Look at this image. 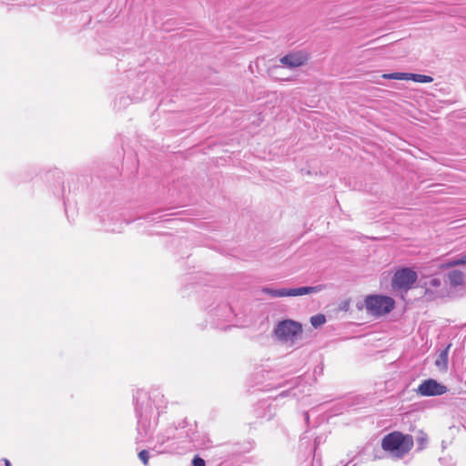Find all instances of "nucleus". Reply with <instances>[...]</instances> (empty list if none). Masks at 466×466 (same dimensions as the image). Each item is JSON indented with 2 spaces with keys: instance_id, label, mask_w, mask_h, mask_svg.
I'll use <instances>...</instances> for the list:
<instances>
[{
  "instance_id": "1",
  "label": "nucleus",
  "mask_w": 466,
  "mask_h": 466,
  "mask_svg": "<svg viewBox=\"0 0 466 466\" xmlns=\"http://www.w3.org/2000/svg\"><path fill=\"white\" fill-rule=\"evenodd\" d=\"M136 412L137 416V442L149 438L157 424L158 417L166 409L164 396L157 391L148 393L137 390L135 395Z\"/></svg>"
},
{
  "instance_id": "2",
  "label": "nucleus",
  "mask_w": 466,
  "mask_h": 466,
  "mask_svg": "<svg viewBox=\"0 0 466 466\" xmlns=\"http://www.w3.org/2000/svg\"><path fill=\"white\" fill-rule=\"evenodd\" d=\"M185 421L179 428L175 426L168 427L164 433L157 436L156 447L159 449L161 453H172L177 451V442H183L184 439L188 438L195 446H199L198 441L195 437V433H189L185 431Z\"/></svg>"
},
{
  "instance_id": "3",
  "label": "nucleus",
  "mask_w": 466,
  "mask_h": 466,
  "mask_svg": "<svg viewBox=\"0 0 466 466\" xmlns=\"http://www.w3.org/2000/svg\"><path fill=\"white\" fill-rule=\"evenodd\" d=\"M414 440L411 435L400 431L386 434L381 440V448L393 460L404 458L412 449Z\"/></svg>"
},
{
  "instance_id": "4",
  "label": "nucleus",
  "mask_w": 466,
  "mask_h": 466,
  "mask_svg": "<svg viewBox=\"0 0 466 466\" xmlns=\"http://www.w3.org/2000/svg\"><path fill=\"white\" fill-rule=\"evenodd\" d=\"M301 324L291 319H285L279 322L274 329L276 338L282 343L289 346L294 344L301 335Z\"/></svg>"
},
{
  "instance_id": "5",
  "label": "nucleus",
  "mask_w": 466,
  "mask_h": 466,
  "mask_svg": "<svg viewBox=\"0 0 466 466\" xmlns=\"http://www.w3.org/2000/svg\"><path fill=\"white\" fill-rule=\"evenodd\" d=\"M395 306L392 298L384 295H369L365 298V307L367 311L380 317L390 313Z\"/></svg>"
},
{
  "instance_id": "6",
  "label": "nucleus",
  "mask_w": 466,
  "mask_h": 466,
  "mask_svg": "<svg viewBox=\"0 0 466 466\" xmlns=\"http://www.w3.org/2000/svg\"><path fill=\"white\" fill-rule=\"evenodd\" d=\"M324 289L323 285H317L314 287H299L293 289H274L270 288H263L262 292L265 294H268L273 298H280V297H297L303 296L311 293H318Z\"/></svg>"
},
{
  "instance_id": "7",
  "label": "nucleus",
  "mask_w": 466,
  "mask_h": 466,
  "mask_svg": "<svg viewBox=\"0 0 466 466\" xmlns=\"http://www.w3.org/2000/svg\"><path fill=\"white\" fill-rule=\"evenodd\" d=\"M418 279L417 273L409 268H403L395 272L391 285L394 289H410Z\"/></svg>"
},
{
  "instance_id": "8",
  "label": "nucleus",
  "mask_w": 466,
  "mask_h": 466,
  "mask_svg": "<svg viewBox=\"0 0 466 466\" xmlns=\"http://www.w3.org/2000/svg\"><path fill=\"white\" fill-rule=\"evenodd\" d=\"M448 391V388L438 382L436 380L428 379L423 380L417 389V393L420 396H441Z\"/></svg>"
},
{
  "instance_id": "9",
  "label": "nucleus",
  "mask_w": 466,
  "mask_h": 466,
  "mask_svg": "<svg viewBox=\"0 0 466 466\" xmlns=\"http://www.w3.org/2000/svg\"><path fill=\"white\" fill-rule=\"evenodd\" d=\"M309 56L304 51L291 52L279 59L282 66L288 68H297L307 63Z\"/></svg>"
},
{
  "instance_id": "10",
  "label": "nucleus",
  "mask_w": 466,
  "mask_h": 466,
  "mask_svg": "<svg viewBox=\"0 0 466 466\" xmlns=\"http://www.w3.org/2000/svg\"><path fill=\"white\" fill-rule=\"evenodd\" d=\"M383 77L386 79H396V80H412L418 83H431L433 81V78L430 76L420 75V74H412V73H391V74H384Z\"/></svg>"
},
{
  "instance_id": "11",
  "label": "nucleus",
  "mask_w": 466,
  "mask_h": 466,
  "mask_svg": "<svg viewBox=\"0 0 466 466\" xmlns=\"http://www.w3.org/2000/svg\"><path fill=\"white\" fill-rule=\"evenodd\" d=\"M448 279L452 286H459L462 284L464 279V275L462 272L459 270H451L448 274Z\"/></svg>"
},
{
  "instance_id": "12",
  "label": "nucleus",
  "mask_w": 466,
  "mask_h": 466,
  "mask_svg": "<svg viewBox=\"0 0 466 466\" xmlns=\"http://www.w3.org/2000/svg\"><path fill=\"white\" fill-rule=\"evenodd\" d=\"M464 264H466V254L461 255V257L457 259L448 260L447 262H445L443 264V267L450 268V267H454L457 265H464Z\"/></svg>"
},
{
  "instance_id": "13",
  "label": "nucleus",
  "mask_w": 466,
  "mask_h": 466,
  "mask_svg": "<svg viewBox=\"0 0 466 466\" xmlns=\"http://www.w3.org/2000/svg\"><path fill=\"white\" fill-rule=\"evenodd\" d=\"M416 442H417V445H418V450L419 451H421L423 450L427 443H428V437L425 433L423 432H420V434L417 436L416 438Z\"/></svg>"
},
{
  "instance_id": "14",
  "label": "nucleus",
  "mask_w": 466,
  "mask_h": 466,
  "mask_svg": "<svg viewBox=\"0 0 466 466\" xmlns=\"http://www.w3.org/2000/svg\"><path fill=\"white\" fill-rule=\"evenodd\" d=\"M325 317L321 314L312 316L310 319V323L313 327L317 328L322 325L325 322Z\"/></svg>"
},
{
  "instance_id": "15",
  "label": "nucleus",
  "mask_w": 466,
  "mask_h": 466,
  "mask_svg": "<svg viewBox=\"0 0 466 466\" xmlns=\"http://www.w3.org/2000/svg\"><path fill=\"white\" fill-rule=\"evenodd\" d=\"M138 458L143 462V464L147 466L149 460V452L146 450H143L138 453Z\"/></svg>"
},
{
  "instance_id": "16",
  "label": "nucleus",
  "mask_w": 466,
  "mask_h": 466,
  "mask_svg": "<svg viewBox=\"0 0 466 466\" xmlns=\"http://www.w3.org/2000/svg\"><path fill=\"white\" fill-rule=\"evenodd\" d=\"M193 466H206V462L203 459L198 456H196L192 461Z\"/></svg>"
},
{
  "instance_id": "17",
  "label": "nucleus",
  "mask_w": 466,
  "mask_h": 466,
  "mask_svg": "<svg viewBox=\"0 0 466 466\" xmlns=\"http://www.w3.org/2000/svg\"><path fill=\"white\" fill-rule=\"evenodd\" d=\"M429 283L432 287H439L441 285V280L439 279L433 278L430 279Z\"/></svg>"
},
{
  "instance_id": "18",
  "label": "nucleus",
  "mask_w": 466,
  "mask_h": 466,
  "mask_svg": "<svg viewBox=\"0 0 466 466\" xmlns=\"http://www.w3.org/2000/svg\"><path fill=\"white\" fill-rule=\"evenodd\" d=\"M281 67H282V66H276L272 67V68L270 69V71H269V72H270V74L273 76V75L277 74V72H278Z\"/></svg>"
},
{
  "instance_id": "19",
  "label": "nucleus",
  "mask_w": 466,
  "mask_h": 466,
  "mask_svg": "<svg viewBox=\"0 0 466 466\" xmlns=\"http://www.w3.org/2000/svg\"><path fill=\"white\" fill-rule=\"evenodd\" d=\"M5 466H11V462L7 459H4Z\"/></svg>"
},
{
  "instance_id": "20",
  "label": "nucleus",
  "mask_w": 466,
  "mask_h": 466,
  "mask_svg": "<svg viewBox=\"0 0 466 466\" xmlns=\"http://www.w3.org/2000/svg\"><path fill=\"white\" fill-rule=\"evenodd\" d=\"M441 357H444V358H446V353H445V352H442V353L441 354Z\"/></svg>"
},
{
  "instance_id": "21",
  "label": "nucleus",
  "mask_w": 466,
  "mask_h": 466,
  "mask_svg": "<svg viewBox=\"0 0 466 466\" xmlns=\"http://www.w3.org/2000/svg\"><path fill=\"white\" fill-rule=\"evenodd\" d=\"M110 230H112V231H114V232H115V231H120V229H116V228H111Z\"/></svg>"
}]
</instances>
